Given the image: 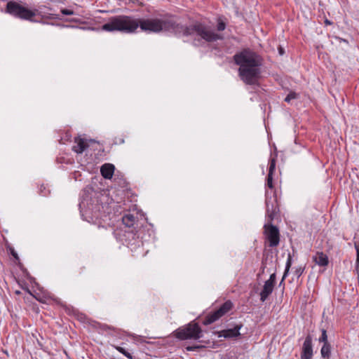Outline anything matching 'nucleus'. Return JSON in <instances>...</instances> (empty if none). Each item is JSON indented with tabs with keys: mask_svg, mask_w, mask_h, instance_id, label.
Returning a JSON list of instances; mask_svg holds the SVG:
<instances>
[{
	"mask_svg": "<svg viewBox=\"0 0 359 359\" xmlns=\"http://www.w3.org/2000/svg\"><path fill=\"white\" fill-rule=\"evenodd\" d=\"M139 27L142 31L154 32H158L162 30L175 32L180 28V25L172 20H163L159 19H140ZM180 28L183 29L184 35L196 34L197 36H201L203 39L208 42L215 41L222 39L219 34L202 25H196L193 28H184L180 26Z\"/></svg>",
	"mask_w": 359,
	"mask_h": 359,
	"instance_id": "1",
	"label": "nucleus"
},
{
	"mask_svg": "<svg viewBox=\"0 0 359 359\" xmlns=\"http://www.w3.org/2000/svg\"><path fill=\"white\" fill-rule=\"evenodd\" d=\"M235 63L239 66L238 75L248 85L257 83L261 74L262 58L255 52L246 48L233 56Z\"/></svg>",
	"mask_w": 359,
	"mask_h": 359,
	"instance_id": "2",
	"label": "nucleus"
},
{
	"mask_svg": "<svg viewBox=\"0 0 359 359\" xmlns=\"http://www.w3.org/2000/svg\"><path fill=\"white\" fill-rule=\"evenodd\" d=\"M140 19L128 15H118L111 18L102 29L107 32L118 31L133 33L139 27Z\"/></svg>",
	"mask_w": 359,
	"mask_h": 359,
	"instance_id": "3",
	"label": "nucleus"
},
{
	"mask_svg": "<svg viewBox=\"0 0 359 359\" xmlns=\"http://www.w3.org/2000/svg\"><path fill=\"white\" fill-rule=\"evenodd\" d=\"M6 11L11 15L26 20H31L36 15V11L28 9L15 1H9L6 6Z\"/></svg>",
	"mask_w": 359,
	"mask_h": 359,
	"instance_id": "4",
	"label": "nucleus"
},
{
	"mask_svg": "<svg viewBox=\"0 0 359 359\" xmlns=\"http://www.w3.org/2000/svg\"><path fill=\"white\" fill-rule=\"evenodd\" d=\"M201 333V329L197 323H189L187 327L179 328L175 332V336L180 340L198 339Z\"/></svg>",
	"mask_w": 359,
	"mask_h": 359,
	"instance_id": "5",
	"label": "nucleus"
},
{
	"mask_svg": "<svg viewBox=\"0 0 359 359\" xmlns=\"http://www.w3.org/2000/svg\"><path fill=\"white\" fill-rule=\"evenodd\" d=\"M232 306L233 304L231 302L226 301L220 306L219 309L208 315L205 317L203 323L205 325H210L215 322L224 314H226L228 311H229L231 309Z\"/></svg>",
	"mask_w": 359,
	"mask_h": 359,
	"instance_id": "6",
	"label": "nucleus"
},
{
	"mask_svg": "<svg viewBox=\"0 0 359 359\" xmlns=\"http://www.w3.org/2000/svg\"><path fill=\"white\" fill-rule=\"evenodd\" d=\"M267 238L269 241L271 247H275L279 243V231L278 229L273 225L267 226L265 225Z\"/></svg>",
	"mask_w": 359,
	"mask_h": 359,
	"instance_id": "7",
	"label": "nucleus"
},
{
	"mask_svg": "<svg viewBox=\"0 0 359 359\" xmlns=\"http://www.w3.org/2000/svg\"><path fill=\"white\" fill-rule=\"evenodd\" d=\"M313 355L312 339L311 336H307L302 346L301 359H311Z\"/></svg>",
	"mask_w": 359,
	"mask_h": 359,
	"instance_id": "8",
	"label": "nucleus"
},
{
	"mask_svg": "<svg viewBox=\"0 0 359 359\" xmlns=\"http://www.w3.org/2000/svg\"><path fill=\"white\" fill-rule=\"evenodd\" d=\"M276 199L274 198H269L266 199V215L270 219V220H273L275 213L276 212Z\"/></svg>",
	"mask_w": 359,
	"mask_h": 359,
	"instance_id": "9",
	"label": "nucleus"
},
{
	"mask_svg": "<svg viewBox=\"0 0 359 359\" xmlns=\"http://www.w3.org/2000/svg\"><path fill=\"white\" fill-rule=\"evenodd\" d=\"M313 261L320 266H326L328 265L329 260L327 256L323 252H317L313 256Z\"/></svg>",
	"mask_w": 359,
	"mask_h": 359,
	"instance_id": "10",
	"label": "nucleus"
},
{
	"mask_svg": "<svg viewBox=\"0 0 359 359\" xmlns=\"http://www.w3.org/2000/svg\"><path fill=\"white\" fill-rule=\"evenodd\" d=\"M74 142L75 145L73 147V150L77 154H81L88 147L86 140L83 138L76 137Z\"/></svg>",
	"mask_w": 359,
	"mask_h": 359,
	"instance_id": "11",
	"label": "nucleus"
},
{
	"mask_svg": "<svg viewBox=\"0 0 359 359\" xmlns=\"http://www.w3.org/2000/svg\"><path fill=\"white\" fill-rule=\"evenodd\" d=\"M274 285L266 281L264 283L263 289L260 292V299L262 302H264L268 297L272 293Z\"/></svg>",
	"mask_w": 359,
	"mask_h": 359,
	"instance_id": "12",
	"label": "nucleus"
},
{
	"mask_svg": "<svg viewBox=\"0 0 359 359\" xmlns=\"http://www.w3.org/2000/svg\"><path fill=\"white\" fill-rule=\"evenodd\" d=\"M100 172L104 178L111 179L114 175V166L110 163H105L101 167Z\"/></svg>",
	"mask_w": 359,
	"mask_h": 359,
	"instance_id": "13",
	"label": "nucleus"
},
{
	"mask_svg": "<svg viewBox=\"0 0 359 359\" xmlns=\"http://www.w3.org/2000/svg\"><path fill=\"white\" fill-rule=\"evenodd\" d=\"M241 329V326H236L233 329H229L226 330H224L222 332V336L225 338H232L236 337L240 335L239 330Z\"/></svg>",
	"mask_w": 359,
	"mask_h": 359,
	"instance_id": "14",
	"label": "nucleus"
},
{
	"mask_svg": "<svg viewBox=\"0 0 359 359\" xmlns=\"http://www.w3.org/2000/svg\"><path fill=\"white\" fill-rule=\"evenodd\" d=\"M123 224L128 227L133 226L136 222V217L132 214H126L122 217Z\"/></svg>",
	"mask_w": 359,
	"mask_h": 359,
	"instance_id": "15",
	"label": "nucleus"
},
{
	"mask_svg": "<svg viewBox=\"0 0 359 359\" xmlns=\"http://www.w3.org/2000/svg\"><path fill=\"white\" fill-rule=\"evenodd\" d=\"M321 355L323 358L329 357L330 353V346L328 343H325L323 344L321 348Z\"/></svg>",
	"mask_w": 359,
	"mask_h": 359,
	"instance_id": "16",
	"label": "nucleus"
},
{
	"mask_svg": "<svg viewBox=\"0 0 359 359\" xmlns=\"http://www.w3.org/2000/svg\"><path fill=\"white\" fill-rule=\"evenodd\" d=\"M291 264H292V258H291V256L289 255L287 260V262H286L285 271L284 272V274H283L281 283L284 280V279L287 276V275L288 273V271H289V269H290V268L291 266Z\"/></svg>",
	"mask_w": 359,
	"mask_h": 359,
	"instance_id": "17",
	"label": "nucleus"
},
{
	"mask_svg": "<svg viewBox=\"0 0 359 359\" xmlns=\"http://www.w3.org/2000/svg\"><path fill=\"white\" fill-rule=\"evenodd\" d=\"M116 350L121 353L123 355H124L126 357H127L128 359H133L132 355L130 353H128L125 348L120 346H117Z\"/></svg>",
	"mask_w": 359,
	"mask_h": 359,
	"instance_id": "18",
	"label": "nucleus"
},
{
	"mask_svg": "<svg viewBox=\"0 0 359 359\" xmlns=\"http://www.w3.org/2000/svg\"><path fill=\"white\" fill-rule=\"evenodd\" d=\"M298 97V95L294 92H290L285 98V101L287 102H290L292 100L297 99Z\"/></svg>",
	"mask_w": 359,
	"mask_h": 359,
	"instance_id": "19",
	"label": "nucleus"
},
{
	"mask_svg": "<svg viewBox=\"0 0 359 359\" xmlns=\"http://www.w3.org/2000/svg\"><path fill=\"white\" fill-rule=\"evenodd\" d=\"M275 168H276V161L274 158H272L269 163V169L268 174L273 175V172L275 170Z\"/></svg>",
	"mask_w": 359,
	"mask_h": 359,
	"instance_id": "20",
	"label": "nucleus"
},
{
	"mask_svg": "<svg viewBox=\"0 0 359 359\" xmlns=\"http://www.w3.org/2000/svg\"><path fill=\"white\" fill-rule=\"evenodd\" d=\"M319 341L324 342V344L327 343V336L326 330H323L322 331V334L319 339Z\"/></svg>",
	"mask_w": 359,
	"mask_h": 359,
	"instance_id": "21",
	"label": "nucleus"
},
{
	"mask_svg": "<svg viewBox=\"0 0 359 359\" xmlns=\"http://www.w3.org/2000/svg\"><path fill=\"white\" fill-rule=\"evenodd\" d=\"M267 186L270 189H272L273 187V175L268 174V176H267Z\"/></svg>",
	"mask_w": 359,
	"mask_h": 359,
	"instance_id": "22",
	"label": "nucleus"
},
{
	"mask_svg": "<svg viewBox=\"0 0 359 359\" xmlns=\"http://www.w3.org/2000/svg\"><path fill=\"white\" fill-rule=\"evenodd\" d=\"M217 28L218 31H223L226 28V25H225V23L224 22L219 20L218 22Z\"/></svg>",
	"mask_w": 359,
	"mask_h": 359,
	"instance_id": "23",
	"label": "nucleus"
},
{
	"mask_svg": "<svg viewBox=\"0 0 359 359\" xmlns=\"http://www.w3.org/2000/svg\"><path fill=\"white\" fill-rule=\"evenodd\" d=\"M202 346H187L186 348V349L188 351H195V350H197L200 348H201Z\"/></svg>",
	"mask_w": 359,
	"mask_h": 359,
	"instance_id": "24",
	"label": "nucleus"
},
{
	"mask_svg": "<svg viewBox=\"0 0 359 359\" xmlns=\"http://www.w3.org/2000/svg\"><path fill=\"white\" fill-rule=\"evenodd\" d=\"M61 12H62V13L63 15H73V14H74V12H73L72 11H71V10H68V9H65H65H62V10L61 11Z\"/></svg>",
	"mask_w": 359,
	"mask_h": 359,
	"instance_id": "25",
	"label": "nucleus"
},
{
	"mask_svg": "<svg viewBox=\"0 0 359 359\" xmlns=\"http://www.w3.org/2000/svg\"><path fill=\"white\" fill-rule=\"evenodd\" d=\"M267 282L269 283H271L272 284L274 285L275 283V281H276V274L275 273H272L271 276H270V278L269 280H266Z\"/></svg>",
	"mask_w": 359,
	"mask_h": 359,
	"instance_id": "26",
	"label": "nucleus"
},
{
	"mask_svg": "<svg viewBox=\"0 0 359 359\" xmlns=\"http://www.w3.org/2000/svg\"><path fill=\"white\" fill-rule=\"evenodd\" d=\"M355 248L356 250V252L358 253V252H359V245L356 243H355Z\"/></svg>",
	"mask_w": 359,
	"mask_h": 359,
	"instance_id": "27",
	"label": "nucleus"
},
{
	"mask_svg": "<svg viewBox=\"0 0 359 359\" xmlns=\"http://www.w3.org/2000/svg\"><path fill=\"white\" fill-rule=\"evenodd\" d=\"M302 273V270L301 269H299V270L297 271V274L298 276H299Z\"/></svg>",
	"mask_w": 359,
	"mask_h": 359,
	"instance_id": "28",
	"label": "nucleus"
},
{
	"mask_svg": "<svg viewBox=\"0 0 359 359\" xmlns=\"http://www.w3.org/2000/svg\"><path fill=\"white\" fill-rule=\"evenodd\" d=\"M279 53H280V55H283V54L284 50H283V48H281V47H280V48H279Z\"/></svg>",
	"mask_w": 359,
	"mask_h": 359,
	"instance_id": "29",
	"label": "nucleus"
},
{
	"mask_svg": "<svg viewBox=\"0 0 359 359\" xmlns=\"http://www.w3.org/2000/svg\"><path fill=\"white\" fill-rule=\"evenodd\" d=\"M356 263H357L358 264H359V252H358V253H357Z\"/></svg>",
	"mask_w": 359,
	"mask_h": 359,
	"instance_id": "30",
	"label": "nucleus"
}]
</instances>
